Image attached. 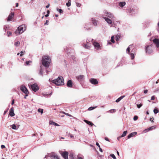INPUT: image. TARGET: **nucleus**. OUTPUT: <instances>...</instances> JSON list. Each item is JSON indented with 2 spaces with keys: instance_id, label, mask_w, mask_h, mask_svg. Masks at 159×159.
I'll list each match as a JSON object with an SVG mask.
<instances>
[{
  "instance_id": "nucleus-24",
  "label": "nucleus",
  "mask_w": 159,
  "mask_h": 159,
  "mask_svg": "<svg viewBox=\"0 0 159 159\" xmlns=\"http://www.w3.org/2000/svg\"><path fill=\"white\" fill-rule=\"evenodd\" d=\"M9 115L11 117L15 115L14 112V109L13 108H11L10 109L9 111Z\"/></svg>"
},
{
  "instance_id": "nucleus-32",
  "label": "nucleus",
  "mask_w": 159,
  "mask_h": 159,
  "mask_svg": "<svg viewBox=\"0 0 159 159\" xmlns=\"http://www.w3.org/2000/svg\"><path fill=\"white\" fill-rule=\"evenodd\" d=\"M71 0H69L68 1V2L66 3V5L67 7H69L71 5Z\"/></svg>"
},
{
  "instance_id": "nucleus-54",
  "label": "nucleus",
  "mask_w": 159,
  "mask_h": 159,
  "mask_svg": "<svg viewBox=\"0 0 159 159\" xmlns=\"http://www.w3.org/2000/svg\"><path fill=\"white\" fill-rule=\"evenodd\" d=\"M5 148V145H1V148H2V149H3V148Z\"/></svg>"
},
{
  "instance_id": "nucleus-62",
  "label": "nucleus",
  "mask_w": 159,
  "mask_h": 159,
  "mask_svg": "<svg viewBox=\"0 0 159 159\" xmlns=\"http://www.w3.org/2000/svg\"><path fill=\"white\" fill-rule=\"evenodd\" d=\"M77 159H83V158L81 157H77Z\"/></svg>"
},
{
  "instance_id": "nucleus-46",
  "label": "nucleus",
  "mask_w": 159,
  "mask_h": 159,
  "mask_svg": "<svg viewBox=\"0 0 159 159\" xmlns=\"http://www.w3.org/2000/svg\"><path fill=\"white\" fill-rule=\"evenodd\" d=\"M76 6L78 7H80L81 6V4L79 3L76 2Z\"/></svg>"
},
{
  "instance_id": "nucleus-22",
  "label": "nucleus",
  "mask_w": 159,
  "mask_h": 159,
  "mask_svg": "<svg viewBox=\"0 0 159 159\" xmlns=\"http://www.w3.org/2000/svg\"><path fill=\"white\" fill-rule=\"evenodd\" d=\"M67 86L69 88H71L72 87V83L71 80H68L67 83Z\"/></svg>"
},
{
  "instance_id": "nucleus-13",
  "label": "nucleus",
  "mask_w": 159,
  "mask_h": 159,
  "mask_svg": "<svg viewBox=\"0 0 159 159\" xmlns=\"http://www.w3.org/2000/svg\"><path fill=\"white\" fill-rule=\"evenodd\" d=\"M89 81L92 84L94 85H96L98 83V82L97 79L94 78H91L90 79Z\"/></svg>"
},
{
  "instance_id": "nucleus-3",
  "label": "nucleus",
  "mask_w": 159,
  "mask_h": 159,
  "mask_svg": "<svg viewBox=\"0 0 159 159\" xmlns=\"http://www.w3.org/2000/svg\"><path fill=\"white\" fill-rule=\"evenodd\" d=\"M26 26L25 24H23L19 26L17 30L15 32L16 34H20L22 33L26 29Z\"/></svg>"
},
{
  "instance_id": "nucleus-12",
  "label": "nucleus",
  "mask_w": 159,
  "mask_h": 159,
  "mask_svg": "<svg viewBox=\"0 0 159 159\" xmlns=\"http://www.w3.org/2000/svg\"><path fill=\"white\" fill-rule=\"evenodd\" d=\"M92 43L95 49L97 50H99L101 49L100 45L98 43L95 41H93Z\"/></svg>"
},
{
  "instance_id": "nucleus-27",
  "label": "nucleus",
  "mask_w": 159,
  "mask_h": 159,
  "mask_svg": "<svg viewBox=\"0 0 159 159\" xmlns=\"http://www.w3.org/2000/svg\"><path fill=\"white\" fill-rule=\"evenodd\" d=\"M84 121L85 123L88 124L89 125H91V126H92L93 125H94L91 121H89L86 120H84Z\"/></svg>"
},
{
  "instance_id": "nucleus-30",
  "label": "nucleus",
  "mask_w": 159,
  "mask_h": 159,
  "mask_svg": "<svg viewBox=\"0 0 159 159\" xmlns=\"http://www.w3.org/2000/svg\"><path fill=\"white\" fill-rule=\"evenodd\" d=\"M125 95L122 96L119 98L118 99H117L116 101V102H119L122 99L125 97Z\"/></svg>"
},
{
  "instance_id": "nucleus-9",
  "label": "nucleus",
  "mask_w": 159,
  "mask_h": 159,
  "mask_svg": "<svg viewBox=\"0 0 159 159\" xmlns=\"http://www.w3.org/2000/svg\"><path fill=\"white\" fill-rule=\"evenodd\" d=\"M30 88L34 92H36L39 89L38 85L36 83L32 84L30 85Z\"/></svg>"
},
{
  "instance_id": "nucleus-7",
  "label": "nucleus",
  "mask_w": 159,
  "mask_h": 159,
  "mask_svg": "<svg viewBox=\"0 0 159 159\" xmlns=\"http://www.w3.org/2000/svg\"><path fill=\"white\" fill-rule=\"evenodd\" d=\"M76 79L81 84H83L84 80V76L83 75H80L76 77Z\"/></svg>"
},
{
  "instance_id": "nucleus-44",
  "label": "nucleus",
  "mask_w": 159,
  "mask_h": 159,
  "mask_svg": "<svg viewBox=\"0 0 159 159\" xmlns=\"http://www.w3.org/2000/svg\"><path fill=\"white\" fill-rule=\"evenodd\" d=\"M142 105L143 104L142 103H140L139 104H137V106L138 108H139L142 107Z\"/></svg>"
},
{
  "instance_id": "nucleus-47",
  "label": "nucleus",
  "mask_w": 159,
  "mask_h": 159,
  "mask_svg": "<svg viewBox=\"0 0 159 159\" xmlns=\"http://www.w3.org/2000/svg\"><path fill=\"white\" fill-rule=\"evenodd\" d=\"M52 95V93H50V94H45V97H50Z\"/></svg>"
},
{
  "instance_id": "nucleus-48",
  "label": "nucleus",
  "mask_w": 159,
  "mask_h": 159,
  "mask_svg": "<svg viewBox=\"0 0 159 159\" xmlns=\"http://www.w3.org/2000/svg\"><path fill=\"white\" fill-rule=\"evenodd\" d=\"M46 68L45 71H46V72L47 74H45V75H46L48 74L49 72V71H48V70L47 68Z\"/></svg>"
},
{
  "instance_id": "nucleus-39",
  "label": "nucleus",
  "mask_w": 159,
  "mask_h": 159,
  "mask_svg": "<svg viewBox=\"0 0 159 159\" xmlns=\"http://www.w3.org/2000/svg\"><path fill=\"white\" fill-rule=\"evenodd\" d=\"M109 111L111 113H114V112H115L116 110L114 109H111L109 110Z\"/></svg>"
},
{
  "instance_id": "nucleus-45",
  "label": "nucleus",
  "mask_w": 159,
  "mask_h": 159,
  "mask_svg": "<svg viewBox=\"0 0 159 159\" xmlns=\"http://www.w3.org/2000/svg\"><path fill=\"white\" fill-rule=\"evenodd\" d=\"M7 25H4L3 27V30L5 31L6 32V31L7 30Z\"/></svg>"
},
{
  "instance_id": "nucleus-20",
  "label": "nucleus",
  "mask_w": 159,
  "mask_h": 159,
  "mask_svg": "<svg viewBox=\"0 0 159 159\" xmlns=\"http://www.w3.org/2000/svg\"><path fill=\"white\" fill-rule=\"evenodd\" d=\"M91 46V43H89L88 44H87L84 43L83 44V46L85 48L87 49H89L90 48Z\"/></svg>"
},
{
  "instance_id": "nucleus-26",
  "label": "nucleus",
  "mask_w": 159,
  "mask_h": 159,
  "mask_svg": "<svg viewBox=\"0 0 159 159\" xmlns=\"http://www.w3.org/2000/svg\"><path fill=\"white\" fill-rule=\"evenodd\" d=\"M133 45V44H131L129 45V47L127 48L126 49V53H128L129 54H130V48L131 47H132V46Z\"/></svg>"
},
{
  "instance_id": "nucleus-64",
  "label": "nucleus",
  "mask_w": 159,
  "mask_h": 159,
  "mask_svg": "<svg viewBox=\"0 0 159 159\" xmlns=\"http://www.w3.org/2000/svg\"><path fill=\"white\" fill-rule=\"evenodd\" d=\"M70 138H74V136L73 135H72V134H70Z\"/></svg>"
},
{
  "instance_id": "nucleus-6",
  "label": "nucleus",
  "mask_w": 159,
  "mask_h": 159,
  "mask_svg": "<svg viewBox=\"0 0 159 159\" xmlns=\"http://www.w3.org/2000/svg\"><path fill=\"white\" fill-rule=\"evenodd\" d=\"M47 159H56L59 158L56 154L54 152H52L48 154L47 156Z\"/></svg>"
},
{
  "instance_id": "nucleus-41",
  "label": "nucleus",
  "mask_w": 159,
  "mask_h": 159,
  "mask_svg": "<svg viewBox=\"0 0 159 159\" xmlns=\"http://www.w3.org/2000/svg\"><path fill=\"white\" fill-rule=\"evenodd\" d=\"M7 33L8 37H9L10 35H11L12 34V33L10 31H7Z\"/></svg>"
},
{
  "instance_id": "nucleus-49",
  "label": "nucleus",
  "mask_w": 159,
  "mask_h": 159,
  "mask_svg": "<svg viewBox=\"0 0 159 159\" xmlns=\"http://www.w3.org/2000/svg\"><path fill=\"white\" fill-rule=\"evenodd\" d=\"M25 52H24L23 51H21L20 52V56L21 57L23 56V55L24 54Z\"/></svg>"
},
{
  "instance_id": "nucleus-19",
  "label": "nucleus",
  "mask_w": 159,
  "mask_h": 159,
  "mask_svg": "<svg viewBox=\"0 0 159 159\" xmlns=\"http://www.w3.org/2000/svg\"><path fill=\"white\" fill-rule=\"evenodd\" d=\"M153 42L156 45L157 47H159V39H154L153 40Z\"/></svg>"
},
{
  "instance_id": "nucleus-25",
  "label": "nucleus",
  "mask_w": 159,
  "mask_h": 159,
  "mask_svg": "<svg viewBox=\"0 0 159 159\" xmlns=\"http://www.w3.org/2000/svg\"><path fill=\"white\" fill-rule=\"evenodd\" d=\"M91 21L92 22L93 25L95 26L97 25V23L98 21L96 20L93 18H92L91 20Z\"/></svg>"
},
{
  "instance_id": "nucleus-37",
  "label": "nucleus",
  "mask_w": 159,
  "mask_h": 159,
  "mask_svg": "<svg viewBox=\"0 0 159 159\" xmlns=\"http://www.w3.org/2000/svg\"><path fill=\"white\" fill-rule=\"evenodd\" d=\"M96 107H89V108H88V110H89V111H91V110H92L94 109L95 108H96Z\"/></svg>"
},
{
  "instance_id": "nucleus-52",
  "label": "nucleus",
  "mask_w": 159,
  "mask_h": 159,
  "mask_svg": "<svg viewBox=\"0 0 159 159\" xmlns=\"http://www.w3.org/2000/svg\"><path fill=\"white\" fill-rule=\"evenodd\" d=\"M155 99V96H152L151 98V100H154Z\"/></svg>"
},
{
  "instance_id": "nucleus-31",
  "label": "nucleus",
  "mask_w": 159,
  "mask_h": 159,
  "mask_svg": "<svg viewBox=\"0 0 159 159\" xmlns=\"http://www.w3.org/2000/svg\"><path fill=\"white\" fill-rule=\"evenodd\" d=\"M127 133V131H124L123 132V134H122V135L121 136V137H123L125 136H126V134Z\"/></svg>"
},
{
  "instance_id": "nucleus-42",
  "label": "nucleus",
  "mask_w": 159,
  "mask_h": 159,
  "mask_svg": "<svg viewBox=\"0 0 159 159\" xmlns=\"http://www.w3.org/2000/svg\"><path fill=\"white\" fill-rule=\"evenodd\" d=\"M111 41L112 43H114L115 41V40H114V36H112L111 37Z\"/></svg>"
},
{
  "instance_id": "nucleus-11",
  "label": "nucleus",
  "mask_w": 159,
  "mask_h": 159,
  "mask_svg": "<svg viewBox=\"0 0 159 159\" xmlns=\"http://www.w3.org/2000/svg\"><path fill=\"white\" fill-rule=\"evenodd\" d=\"M136 52V49L134 48L131 51V52L130 53V58L132 60L134 59L135 57L134 54H135Z\"/></svg>"
},
{
  "instance_id": "nucleus-61",
  "label": "nucleus",
  "mask_w": 159,
  "mask_h": 159,
  "mask_svg": "<svg viewBox=\"0 0 159 159\" xmlns=\"http://www.w3.org/2000/svg\"><path fill=\"white\" fill-rule=\"evenodd\" d=\"M99 148L100 151L101 152H102L103 151H102V149L100 147H99Z\"/></svg>"
},
{
  "instance_id": "nucleus-14",
  "label": "nucleus",
  "mask_w": 159,
  "mask_h": 159,
  "mask_svg": "<svg viewBox=\"0 0 159 159\" xmlns=\"http://www.w3.org/2000/svg\"><path fill=\"white\" fill-rule=\"evenodd\" d=\"M20 89L23 93H29V92L26 88L24 85H22L20 87Z\"/></svg>"
},
{
  "instance_id": "nucleus-63",
  "label": "nucleus",
  "mask_w": 159,
  "mask_h": 159,
  "mask_svg": "<svg viewBox=\"0 0 159 159\" xmlns=\"http://www.w3.org/2000/svg\"><path fill=\"white\" fill-rule=\"evenodd\" d=\"M49 6H50V4H48V5H47L46 6V8H48L49 7Z\"/></svg>"
},
{
  "instance_id": "nucleus-2",
  "label": "nucleus",
  "mask_w": 159,
  "mask_h": 159,
  "mask_svg": "<svg viewBox=\"0 0 159 159\" xmlns=\"http://www.w3.org/2000/svg\"><path fill=\"white\" fill-rule=\"evenodd\" d=\"M51 60L48 56H44L42 57V65L45 68H48Z\"/></svg>"
},
{
  "instance_id": "nucleus-38",
  "label": "nucleus",
  "mask_w": 159,
  "mask_h": 159,
  "mask_svg": "<svg viewBox=\"0 0 159 159\" xmlns=\"http://www.w3.org/2000/svg\"><path fill=\"white\" fill-rule=\"evenodd\" d=\"M110 156L113 159H116V158L115 155L113 154H111L110 155Z\"/></svg>"
},
{
  "instance_id": "nucleus-51",
  "label": "nucleus",
  "mask_w": 159,
  "mask_h": 159,
  "mask_svg": "<svg viewBox=\"0 0 159 159\" xmlns=\"http://www.w3.org/2000/svg\"><path fill=\"white\" fill-rule=\"evenodd\" d=\"M25 96H24V98L25 99L26 98V97L28 96V94L29 93H25Z\"/></svg>"
},
{
  "instance_id": "nucleus-4",
  "label": "nucleus",
  "mask_w": 159,
  "mask_h": 159,
  "mask_svg": "<svg viewBox=\"0 0 159 159\" xmlns=\"http://www.w3.org/2000/svg\"><path fill=\"white\" fill-rule=\"evenodd\" d=\"M52 82L57 85L64 84V79L62 77L59 76L57 79L52 80Z\"/></svg>"
},
{
  "instance_id": "nucleus-35",
  "label": "nucleus",
  "mask_w": 159,
  "mask_h": 159,
  "mask_svg": "<svg viewBox=\"0 0 159 159\" xmlns=\"http://www.w3.org/2000/svg\"><path fill=\"white\" fill-rule=\"evenodd\" d=\"M20 44V42L19 41L16 42L14 43V45L16 47H18Z\"/></svg>"
},
{
  "instance_id": "nucleus-5",
  "label": "nucleus",
  "mask_w": 159,
  "mask_h": 159,
  "mask_svg": "<svg viewBox=\"0 0 159 159\" xmlns=\"http://www.w3.org/2000/svg\"><path fill=\"white\" fill-rule=\"evenodd\" d=\"M103 13L104 16H106L105 17L111 19H114L115 18V16L113 13L110 12H108L107 11L105 10L103 11Z\"/></svg>"
},
{
  "instance_id": "nucleus-16",
  "label": "nucleus",
  "mask_w": 159,
  "mask_h": 159,
  "mask_svg": "<svg viewBox=\"0 0 159 159\" xmlns=\"http://www.w3.org/2000/svg\"><path fill=\"white\" fill-rule=\"evenodd\" d=\"M40 68L39 69V74L43 76V71L44 70V69L43 67L42 66V65L41 64L40 66Z\"/></svg>"
},
{
  "instance_id": "nucleus-8",
  "label": "nucleus",
  "mask_w": 159,
  "mask_h": 159,
  "mask_svg": "<svg viewBox=\"0 0 159 159\" xmlns=\"http://www.w3.org/2000/svg\"><path fill=\"white\" fill-rule=\"evenodd\" d=\"M152 45L151 44L145 46V51L147 53L150 54L152 52Z\"/></svg>"
},
{
  "instance_id": "nucleus-60",
  "label": "nucleus",
  "mask_w": 159,
  "mask_h": 159,
  "mask_svg": "<svg viewBox=\"0 0 159 159\" xmlns=\"http://www.w3.org/2000/svg\"><path fill=\"white\" fill-rule=\"evenodd\" d=\"M7 111H8V110L4 111V113H3V115H5L7 113Z\"/></svg>"
},
{
  "instance_id": "nucleus-53",
  "label": "nucleus",
  "mask_w": 159,
  "mask_h": 159,
  "mask_svg": "<svg viewBox=\"0 0 159 159\" xmlns=\"http://www.w3.org/2000/svg\"><path fill=\"white\" fill-rule=\"evenodd\" d=\"M30 62H31V61H26L25 63H26V64L27 65H29V63H30Z\"/></svg>"
},
{
  "instance_id": "nucleus-29",
  "label": "nucleus",
  "mask_w": 159,
  "mask_h": 159,
  "mask_svg": "<svg viewBox=\"0 0 159 159\" xmlns=\"http://www.w3.org/2000/svg\"><path fill=\"white\" fill-rule=\"evenodd\" d=\"M49 124L50 125H55V126H59V125L58 124H57V123H55L52 121H50Z\"/></svg>"
},
{
  "instance_id": "nucleus-34",
  "label": "nucleus",
  "mask_w": 159,
  "mask_h": 159,
  "mask_svg": "<svg viewBox=\"0 0 159 159\" xmlns=\"http://www.w3.org/2000/svg\"><path fill=\"white\" fill-rule=\"evenodd\" d=\"M153 112L155 114H156L159 112V110L157 108H155L153 110Z\"/></svg>"
},
{
  "instance_id": "nucleus-28",
  "label": "nucleus",
  "mask_w": 159,
  "mask_h": 159,
  "mask_svg": "<svg viewBox=\"0 0 159 159\" xmlns=\"http://www.w3.org/2000/svg\"><path fill=\"white\" fill-rule=\"evenodd\" d=\"M93 39H91L90 38H87L86 40V43L87 44H88L89 43H91L90 42L91 41L92 42L93 41Z\"/></svg>"
},
{
  "instance_id": "nucleus-40",
  "label": "nucleus",
  "mask_w": 159,
  "mask_h": 159,
  "mask_svg": "<svg viewBox=\"0 0 159 159\" xmlns=\"http://www.w3.org/2000/svg\"><path fill=\"white\" fill-rule=\"evenodd\" d=\"M16 126L15 124H13L12 125V128L14 129H16Z\"/></svg>"
},
{
  "instance_id": "nucleus-33",
  "label": "nucleus",
  "mask_w": 159,
  "mask_h": 159,
  "mask_svg": "<svg viewBox=\"0 0 159 159\" xmlns=\"http://www.w3.org/2000/svg\"><path fill=\"white\" fill-rule=\"evenodd\" d=\"M57 10L60 14L63 13V11L62 9H59L58 8H57Z\"/></svg>"
},
{
  "instance_id": "nucleus-57",
  "label": "nucleus",
  "mask_w": 159,
  "mask_h": 159,
  "mask_svg": "<svg viewBox=\"0 0 159 159\" xmlns=\"http://www.w3.org/2000/svg\"><path fill=\"white\" fill-rule=\"evenodd\" d=\"M153 118L152 117V118H150V121H151V122H153Z\"/></svg>"
},
{
  "instance_id": "nucleus-23",
  "label": "nucleus",
  "mask_w": 159,
  "mask_h": 159,
  "mask_svg": "<svg viewBox=\"0 0 159 159\" xmlns=\"http://www.w3.org/2000/svg\"><path fill=\"white\" fill-rule=\"evenodd\" d=\"M118 5L120 7L123 8L126 5V3L125 2H120L118 3Z\"/></svg>"
},
{
  "instance_id": "nucleus-1",
  "label": "nucleus",
  "mask_w": 159,
  "mask_h": 159,
  "mask_svg": "<svg viewBox=\"0 0 159 159\" xmlns=\"http://www.w3.org/2000/svg\"><path fill=\"white\" fill-rule=\"evenodd\" d=\"M127 13L130 16H134L138 12V8L135 6L128 7L126 9Z\"/></svg>"
},
{
  "instance_id": "nucleus-18",
  "label": "nucleus",
  "mask_w": 159,
  "mask_h": 159,
  "mask_svg": "<svg viewBox=\"0 0 159 159\" xmlns=\"http://www.w3.org/2000/svg\"><path fill=\"white\" fill-rule=\"evenodd\" d=\"M14 12H11V13L10 14L8 17L7 21H10L11 20V19L14 17Z\"/></svg>"
},
{
  "instance_id": "nucleus-21",
  "label": "nucleus",
  "mask_w": 159,
  "mask_h": 159,
  "mask_svg": "<svg viewBox=\"0 0 159 159\" xmlns=\"http://www.w3.org/2000/svg\"><path fill=\"white\" fill-rule=\"evenodd\" d=\"M137 133L136 132H134L130 134L127 136L128 139L132 137H133L136 135Z\"/></svg>"
},
{
  "instance_id": "nucleus-15",
  "label": "nucleus",
  "mask_w": 159,
  "mask_h": 159,
  "mask_svg": "<svg viewBox=\"0 0 159 159\" xmlns=\"http://www.w3.org/2000/svg\"><path fill=\"white\" fill-rule=\"evenodd\" d=\"M68 153L67 152L65 151L62 152L61 155L64 159H68Z\"/></svg>"
},
{
  "instance_id": "nucleus-43",
  "label": "nucleus",
  "mask_w": 159,
  "mask_h": 159,
  "mask_svg": "<svg viewBox=\"0 0 159 159\" xmlns=\"http://www.w3.org/2000/svg\"><path fill=\"white\" fill-rule=\"evenodd\" d=\"M138 117L137 116H135L134 117L133 119L134 120H136L138 119Z\"/></svg>"
},
{
  "instance_id": "nucleus-58",
  "label": "nucleus",
  "mask_w": 159,
  "mask_h": 159,
  "mask_svg": "<svg viewBox=\"0 0 159 159\" xmlns=\"http://www.w3.org/2000/svg\"><path fill=\"white\" fill-rule=\"evenodd\" d=\"M14 99H13V100H12V102H11V104L12 105H13L14 103Z\"/></svg>"
},
{
  "instance_id": "nucleus-10",
  "label": "nucleus",
  "mask_w": 159,
  "mask_h": 159,
  "mask_svg": "<svg viewBox=\"0 0 159 159\" xmlns=\"http://www.w3.org/2000/svg\"><path fill=\"white\" fill-rule=\"evenodd\" d=\"M103 19L111 27H114L113 25L112 21L111 19L109 18L108 17H104Z\"/></svg>"
},
{
  "instance_id": "nucleus-56",
  "label": "nucleus",
  "mask_w": 159,
  "mask_h": 159,
  "mask_svg": "<svg viewBox=\"0 0 159 159\" xmlns=\"http://www.w3.org/2000/svg\"><path fill=\"white\" fill-rule=\"evenodd\" d=\"M105 139L107 141H109V139L107 137H105Z\"/></svg>"
},
{
  "instance_id": "nucleus-36",
  "label": "nucleus",
  "mask_w": 159,
  "mask_h": 159,
  "mask_svg": "<svg viewBox=\"0 0 159 159\" xmlns=\"http://www.w3.org/2000/svg\"><path fill=\"white\" fill-rule=\"evenodd\" d=\"M43 109L41 108H39L38 110V112H40L41 114L43 113Z\"/></svg>"
},
{
  "instance_id": "nucleus-59",
  "label": "nucleus",
  "mask_w": 159,
  "mask_h": 159,
  "mask_svg": "<svg viewBox=\"0 0 159 159\" xmlns=\"http://www.w3.org/2000/svg\"><path fill=\"white\" fill-rule=\"evenodd\" d=\"M148 90L146 89V90H144V93H147L148 92Z\"/></svg>"
},
{
  "instance_id": "nucleus-50",
  "label": "nucleus",
  "mask_w": 159,
  "mask_h": 159,
  "mask_svg": "<svg viewBox=\"0 0 159 159\" xmlns=\"http://www.w3.org/2000/svg\"><path fill=\"white\" fill-rule=\"evenodd\" d=\"M48 20H46V22L45 23H44V25H48Z\"/></svg>"
},
{
  "instance_id": "nucleus-17",
  "label": "nucleus",
  "mask_w": 159,
  "mask_h": 159,
  "mask_svg": "<svg viewBox=\"0 0 159 159\" xmlns=\"http://www.w3.org/2000/svg\"><path fill=\"white\" fill-rule=\"evenodd\" d=\"M156 125L152 126L149 127L148 128L144 130V131L146 133L148 131H151L153 129H155L156 128Z\"/></svg>"
},
{
  "instance_id": "nucleus-55",
  "label": "nucleus",
  "mask_w": 159,
  "mask_h": 159,
  "mask_svg": "<svg viewBox=\"0 0 159 159\" xmlns=\"http://www.w3.org/2000/svg\"><path fill=\"white\" fill-rule=\"evenodd\" d=\"M96 145L98 146L99 148L100 147V145L99 143L98 142L96 143Z\"/></svg>"
}]
</instances>
